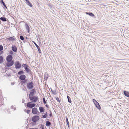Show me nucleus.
<instances>
[{
    "mask_svg": "<svg viewBox=\"0 0 129 129\" xmlns=\"http://www.w3.org/2000/svg\"><path fill=\"white\" fill-rule=\"evenodd\" d=\"M52 115V113H50V114H49V116L50 117H51Z\"/></svg>",
    "mask_w": 129,
    "mask_h": 129,
    "instance_id": "nucleus-40",
    "label": "nucleus"
},
{
    "mask_svg": "<svg viewBox=\"0 0 129 129\" xmlns=\"http://www.w3.org/2000/svg\"><path fill=\"white\" fill-rule=\"evenodd\" d=\"M86 13V14L89 15L90 16L92 17L94 16V15L91 13L87 12Z\"/></svg>",
    "mask_w": 129,
    "mask_h": 129,
    "instance_id": "nucleus-24",
    "label": "nucleus"
},
{
    "mask_svg": "<svg viewBox=\"0 0 129 129\" xmlns=\"http://www.w3.org/2000/svg\"><path fill=\"white\" fill-rule=\"evenodd\" d=\"M11 109H14V110H16V108L15 105L12 106L11 107Z\"/></svg>",
    "mask_w": 129,
    "mask_h": 129,
    "instance_id": "nucleus-29",
    "label": "nucleus"
},
{
    "mask_svg": "<svg viewBox=\"0 0 129 129\" xmlns=\"http://www.w3.org/2000/svg\"><path fill=\"white\" fill-rule=\"evenodd\" d=\"M45 106L47 107H48L49 106L47 105H46Z\"/></svg>",
    "mask_w": 129,
    "mask_h": 129,
    "instance_id": "nucleus-43",
    "label": "nucleus"
},
{
    "mask_svg": "<svg viewBox=\"0 0 129 129\" xmlns=\"http://www.w3.org/2000/svg\"><path fill=\"white\" fill-rule=\"evenodd\" d=\"M26 76L24 75H22L19 77V79L21 80H24L25 79Z\"/></svg>",
    "mask_w": 129,
    "mask_h": 129,
    "instance_id": "nucleus-10",
    "label": "nucleus"
},
{
    "mask_svg": "<svg viewBox=\"0 0 129 129\" xmlns=\"http://www.w3.org/2000/svg\"><path fill=\"white\" fill-rule=\"evenodd\" d=\"M31 102H28L27 104V106L29 108H32L35 107L36 105L35 104H31Z\"/></svg>",
    "mask_w": 129,
    "mask_h": 129,
    "instance_id": "nucleus-6",
    "label": "nucleus"
},
{
    "mask_svg": "<svg viewBox=\"0 0 129 129\" xmlns=\"http://www.w3.org/2000/svg\"><path fill=\"white\" fill-rule=\"evenodd\" d=\"M23 81H22V83L23 85L25 83H26L27 81V80H23Z\"/></svg>",
    "mask_w": 129,
    "mask_h": 129,
    "instance_id": "nucleus-31",
    "label": "nucleus"
},
{
    "mask_svg": "<svg viewBox=\"0 0 129 129\" xmlns=\"http://www.w3.org/2000/svg\"><path fill=\"white\" fill-rule=\"evenodd\" d=\"M35 91V89H33L31 90V91L30 92V94H29V96H33L34 94V92Z\"/></svg>",
    "mask_w": 129,
    "mask_h": 129,
    "instance_id": "nucleus-16",
    "label": "nucleus"
},
{
    "mask_svg": "<svg viewBox=\"0 0 129 129\" xmlns=\"http://www.w3.org/2000/svg\"><path fill=\"white\" fill-rule=\"evenodd\" d=\"M12 51L14 52H16L17 51V47L15 45H12Z\"/></svg>",
    "mask_w": 129,
    "mask_h": 129,
    "instance_id": "nucleus-12",
    "label": "nucleus"
},
{
    "mask_svg": "<svg viewBox=\"0 0 129 129\" xmlns=\"http://www.w3.org/2000/svg\"><path fill=\"white\" fill-rule=\"evenodd\" d=\"M37 129V128H29V129Z\"/></svg>",
    "mask_w": 129,
    "mask_h": 129,
    "instance_id": "nucleus-42",
    "label": "nucleus"
},
{
    "mask_svg": "<svg viewBox=\"0 0 129 129\" xmlns=\"http://www.w3.org/2000/svg\"><path fill=\"white\" fill-rule=\"evenodd\" d=\"M14 64V61H12L10 62H9L6 63V66L7 67H9L12 66Z\"/></svg>",
    "mask_w": 129,
    "mask_h": 129,
    "instance_id": "nucleus-9",
    "label": "nucleus"
},
{
    "mask_svg": "<svg viewBox=\"0 0 129 129\" xmlns=\"http://www.w3.org/2000/svg\"><path fill=\"white\" fill-rule=\"evenodd\" d=\"M67 98L68 99V101L70 103H71V100L69 96H67Z\"/></svg>",
    "mask_w": 129,
    "mask_h": 129,
    "instance_id": "nucleus-27",
    "label": "nucleus"
},
{
    "mask_svg": "<svg viewBox=\"0 0 129 129\" xmlns=\"http://www.w3.org/2000/svg\"><path fill=\"white\" fill-rule=\"evenodd\" d=\"M14 84V83H12V85H13V84Z\"/></svg>",
    "mask_w": 129,
    "mask_h": 129,
    "instance_id": "nucleus-45",
    "label": "nucleus"
},
{
    "mask_svg": "<svg viewBox=\"0 0 129 129\" xmlns=\"http://www.w3.org/2000/svg\"><path fill=\"white\" fill-rule=\"evenodd\" d=\"M56 100L58 101H59V102H60V100H59V98L57 97L56 98Z\"/></svg>",
    "mask_w": 129,
    "mask_h": 129,
    "instance_id": "nucleus-37",
    "label": "nucleus"
},
{
    "mask_svg": "<svg viewBox=\"0 0 129 129\" xmlns=\"http://www.w3.org/2000/svg\"><path fill=\"white\" fill-rule=\"evenodd\" d=\"M51 123L49 121H46V125L47 126H49L50 125Z\"/></svg>",
    "mask_w": 129,
    "mask_h": 129,
    "instance_id": "nucleus-23",
    "label": "nucleus"
},
{
    "mask_svg": "<svg viewBox=\"0 0 129 129\" xmlns=\"http://www.w3.org/2000/svg\"><path fill=\"white\" fill-rule=\"evenodd\" d=\"M48 75L46 74H44V79L45 81H46L48 77Z\"/></svg>",
    "mask_w": 129,
    "mask_h": 129,
    "instance_id": "nucleus-19",
    "label": "nucleus"
},
{
    "mask_svg": "<svg viewBox=\"0 0 129 129\" xmlns=\"http://www.w3.org/2000/svg\"><path fill=\"white\" fill-rule=\"evenodd\" d=\"M8 40L9 41H14L15 40V39H16L15 38V37L13 36V37H10L7 38Z\"/></svg>",
    "mask_w": 129,
    "mask_h": 129,
    "instance_id": "nucleus-14",
    "label": "nucleus"
},
{
    "mask_svg": "<svg viewBox=\"0 0 129 129\" xmlns=\"http://www.w3.org/2000/svg\"><path fill=\"white\" fill-rule=\"evenodd\" d=\"M32 112L33 114H36L38 112L37 108L36 107L33 108L32 109Z\"/></svg>",
    "mask_w": 129,
    "mask_h": 129,
    "instance_id": "nucleus-8",
    "label": "nucleus"
},
{
    "mask_svg": "<svg viewBox=\"0 0 129 129\" xmlns=\"http://www.w3.org/2000/svg\"><path fill=\"white\" fill-rule=\"evenodd\" d=\"M14 84V83H12V85H13V84Z\"/></svg>",
    "mask_w": 129,
    "mask_h": 129,
    "instance_id": "nucleus-46",
    "label": "nucleus"
},
{
    "mask_svg": "<svg viewBox=\"0 0 129 129\" xmlns=\"http://www.w3.org/2000/svg\"><path fill=\"white\" fill-rule=\"evenodd\" d=\"M22 66L24 67L25 69L28 68V66L26 64L23 63L22 64Z\"/></svg>",
    "mask_w": 129,
    "mask_h": 129,
    "instance_id": "nucleus-25",
    "label": "nucleus"
},
{
    "mask_svg": "<svg viewBox=\"0 0 129 129\" xmlns=\"http://www.w3.org/2000/svg\"><path fill=\"white\" fill-rule=\"evenodd\" d=\"M43 102L44 104H46V102L45 99V98H43Z\"/></svg>",
    "mask_w": 129,
    "mask_h": 129,
    "instance_id": "nucleus-35",
    "label": "nucleus"
},
{
    "mask_svg": "<svg viewBox=\"0 0 129 129\" xmlns=\"http://www.w3.org/2000/svg\"><path fill=\"white\" fill-rule=\"evenodd\" d=\"M3 49V48L2 46L0 45V51H2Z\"/></svg>",
    "mask_w": 129,
    "mask_h": 129,
    "instance_id": "nucleus-34",
    "label": "nucleus"
},
{
    "mask_svg": "<svg viewBox=\"0 0 129 129\" xmlns=\"http://www.w3.org/2000/svg\"><path fill=\"white\" fill-rule=\"evenodd\" d=\"M4 58L2 56H0V64L2 63L4 61Z\"/></svg>",
    "mask_w": 129,
    "mask_h": 129,
    "instance_id": "nucleus-17",
    "label": "nucleus"
},
{
    "mask_svg": "<svg viewBox=\"0 0 129 129\" xmlns=\"http://www.w3.org/2000/svg\"><path fill=\"white\" fill-rule=\"evenodd\" d=\"M42 118H47L46 116L44 115H42Z\"/></svg>",
    "mask_w": 129,
    "mask_h": 129,
    "instance_id": "nucleus-36",
    "label": "nucleus"
},
{
    "mask_svg": "<svg viewBox=\"0 0 129 129\" xmlns=\"http://www.w3.org/2000/svg\"><path fill=\"white\" fill-rule=\"evenodd\" d=\"M1 2H2V3L3 5L5 7V8H6V9H7V6H6V5H5V3L3 2V1H1Z\"/></svg>",
    "mask_w": 129,
    "mask_h": 129,
    "instance_id": "nucleus-30",
    "label": "nucleus"
},
{
    "mask_svg": "<svg viewBox=\"0 0 129 129\" xmlns=\"http://www.w3.org/2000/svg\"><path fill=\"white\" fill-rule=\"evenodd\" d=\"M124 95L127 97H129V93L125 91H124Z\"/></svg>",
    "mask_w": 129,
    "mask_h": 129,
    "instance_id": "nucleus-18",
    "label": "nucleus"
},
{
    "mask_svg": "<svg viewBox=\"0 0 129 129\" xmlns=\"http://www.w3.org/2000/svg\"><path fill=\"white\" fill-rule=\"evenodd\" d=\"M29 98L30 100L33 103H36L38 99V98L37 96H29Z\"/></svg>",
    "mask_w": 129,
    "mask_h": 129,
    "instance_id": "nucleus-1",
    "label": "nucleus"
},
{
    "mask_svg": "<svg viewBox=\"0 0 129 129\" xmlns=\"http://www.w3.org/2000/svg\"><path fill=\"white\" fill-rule=\"evenodd\" d=\"M27 87L28 89H32L34 87V84L32 82L27 83Z\"/></svg>",
    "mask_w": 129,
    "mask_h": 129,
    "instance_id": "nucleus-5",
    "label": "nucleus"
},
{
    "mask_svg": "<svg viewBox=\"0 0 129 129\" xmlns=\"http://www.w3.org/2000/svg\"><path fill=\"white\" fill-rule=\"evenodd\" d=\"M0 20L4 22L7 21V19L5 17H1L0 18Z\"/></svg>",
    "mask_w": 129,
    "mask_h": 129,
    "instance_id": "nucleus-20",
    "label": "nucleus"
},
{
    "mask_svg": "<svg viewBox=\"0 0 129 129\" xmlns=\"http://www.w3.org/2000/svg\"><path fill=\"white\" fill-rule=\"evenodd\" d=\"M41 129H44V128L43 127H42Z\"/></svg>",
    "mask_w": 129,
    "mask_h": 129,
    "instance_id": "nucleus-44",
    "label": "nucleus"
},
{
    "mask_svg": "<svg viewBox=\"0 0 129 129\" xmlns=\"http://www.w3.org/2000/svg\"><path fill=\"white\" fill-rule=\"evenodd\" d=\"M1 54V53H0V55Z\"/></svg>",
    "mask_w": 129,
    "mask_h": 129,
    "instance_id": "nucleus-48",
    "label": "nucleus"
},
{
    "mask_svg": "<svg viewBox=\"0 0 129 129\" xmlns=\"http://www.w3.org/2000/svg\"><path fill=\"white\" fill-rule=\"evenodd\" d=\"M20 39L22 40H24V37L22 36H20Z\"/></svg>",
    "mask_w": 129,
    "mask_h": 129,
    "instance_id": "nucleus-33",
    "label": "nucleus"
},
{
    "mask_svg": "<svg viewBox=\"0 0 129 129\" xmlns=\"http://www.w3.org/2000/svg\"><path fill=\"white\" fill-rule=\"evenodd\" d=\"M44 114L46 116L47 115V112H45L44 113Z\"/></svg>",
    "mask_w": 129,
    "mask_h": 129,
    "instance_id": "nucleus-41",
    "label": "nucleus"
},
{
    "mask_svg": "<svg viewBox=\"0 0 129 129\" xmlns=\"http://www.w3.org/2000/svg\"><path fill=\"white\" fill-rule=\"evenodd\" d=\"M25 70L26 71V72L27 73H29V72L30 71V70L28 68L26 69H25Z\"/></svg>",
    "mask_w": 129,
    "mask_h": 129,
    "instance_id": "nucleus-32",
    "label": "nucleus"
},
{
    "mask_svg": "<svg viewBox=\"0 0 129 129\" xmlns=\"http://www.w3.org/2000/svg\"><path fill=\"white\" fill-rule=\"evenodd\" d=\"M25 26H26V29L28 31V33H29V27L28 26V25L27 24H25Z\"/></svg>",
    "mask_w": 129,
    "mask_h": 129,
    "instance_id": "nucleus-21",
    "label": "nucleus"
},
{
    "mask_svg": "<svg viewBox=\"0 0 129 129\" xmlns=\"http://www.w3.org/2000/svg\"><path fill=\"white\" fill-rule=\"evenodd\" d=\"M40 119L39 117L37 115L34 116L32 119V121L34 122H36L38 121Z\"/></svg>",
    "mask_w": 129,
    "mask_h": 129,
    "instance_id": "nucleus-4",
    "label": "nucleus"
},
{
    "mask_svg": "<svg viewBox=\"0 0 129 129\" xmlns=\"http://www.w3.org/2000/svg\"><path fill=\"white\" fill-rule=\"evenodd\" d=\"M1 1H3V0H1Z\"/></svg>",
    "mask_w": 129,
    "mask_h": 129,
    "instance_id": "nucleus-47",
    "label": "nucleus"
},
{
    "mask_svg": "<svg viewBox=\"0 0 129 129\" xmlns=\"http://www.w3.org/2000/svg\"><path fill=\"white\" fill-rule=\"evenodd\" d=\"M34 44L38 49V50L39 51V52L40 53H41V51L40 49L39 46L35 42L33 41V42Z\"/></svg>",
    "mask_w": 129,
    "mask_h": 129,
    "instance_id": "nucleus-11",
    "label": "nucleus"
},
{
    "mask_svg": "<svg viewBox=\"0 0 129 129\" xmlns=\"http://www.w3.org/2000/svg\"><path fill=\"white\" fill-rule=\"evenodd\" d=\"M66 122L68 126L69 127H70V125H69V123L68 120V119L67 117L66 116Z\"/></svg>",
    "mask_w": 129,
    "mask_h": 129,
    "instance_id": "nucleus-22",
    "label": "nucleus"
},
{
    "mask_svg": "<svg viewBox=\"0 0 129 129\" xmlns=\"http://www.w3.org/2000/svg\"><path fill=\"white\" fill-rule=\"evenodd\" d=\"M30 111V110H28L26 111V112L27 114H28Z\"/></svg>",
    "mask_w": 129,
    "mask_h": 129,
    "instance_id": "nucleus-39",
    "label": "nucleus"
},
{
    "mask_svg": "<svg viewBox=\"0 0 129 129\" xmlns=\"http://www.w3.org/2000/svg\"><path fill=\"white\" fill-rule=\"evenodd\" d=\"M15 67L16 69H19L21 67V64H20L19 61H17L15 62L14 64Z\"/></svg>",
    "mask_w": 129,
    "mask_h": 129,
    "instance_id": "nucleus-2",
    "label": "nucleus"
},
{
    "mask_svg": "<svg viewBox=\"0 0 129 129\" xmlns=\"http://www.w3.org/2000/svg\"><path fill=\"white\" fill-rule=\"evenodd\" d=\"M9 53L11 54H13V52L11 50L10 52Z\"/></svg>",
    "mask_w": 129,
    "mask_h": 129,
    "instance_id": "nucleus-38",
    "label": "nucleus"
},
{
    "mask_svg": "<svg viewBox=\"0 0 129 129\" xmlns=\"http://www.w3.org/2000/svg\"><path fill=\"white\" fill-rule=\"evenodd\" d=\"M92 100L96 107L99 110L100 109L101 107L99 103L95 100L94 99H93Z\"/></svg>",
    "mask_w": 129,
    "mask_h": 129,
    "instance_id": "nucleus-3",
    "label": "nucleus"
},
{
    "mask_svg": "<svg viewBox=\"0 0 129 129\" xmlns=\"http://www.w3.org/2000/svg\"><path fill=\"white\" fill-rule=\"evenodd\" d=\"M39 110L41 113L44 112L45 110L44 108L42 107H39Z\"/></svg>",
    "mask_w": 129,
    "mask_h": 129,
    "instance_id": "nucleus-15",
    "label": "nucleus"
},
{
    "mask_svg": "<svg viewBox=\"0 0 129 129\" xmlns=\"http://www.w3.org/2000/svg\"><path fill=\"white\" fill-rule=\"evenodd\" d=\"M13 59L12 56L9 55L7 56L6 57V60L8 62H10Z\"/></svg>",
    "mask_w": 129,
    "mask_h": 129,
    "instance_id": "nucleus-7",
    "label": "nucleus"
},
{
    "mask_svg": "<svg viewBox=\"0 0 129 129\" xmlns=\"http://www.w3.org/2000/svg\"><path fill=\"white\" fill-rule=\"evenodd\" d=\"M25 1L26 3V4L27 5L31 7L33 6L32 5L28 0H25Z\"/></svg>",
    "mask_w": 129,
    "mask_h": 129,
    "instance_id": "nucleus-13",
    "label": "nucleus"
},
{
    "mask_svg": "<svg viewBox=\"0 0 129 129\" xmlns=\"http://www.w3.org/2000/svg\"><path fill=\"white\" fill-rule=\"evenodd\" d=\"M51 91L52 92V93L54 95H56L57 93L56 91V90H53L51 88Z\"/></svg>",
    "mask_w": 129,
    "mask_h": 129,
    "instance_id": "nucleus-26",
    "label": "nucleus"
},
{
    "mask_svg": "<svg viewBox=\"0 0 129 129\" xmlns=\"http://www.w3.org/2000/svg\"><path fill=\"white\" fill-rule=\"evenodd\" d=\"M24 73V72L23 71H21L18 72V74L19 75H21Z\"/></svg>",
    "mask_w": 129,
    "mask_h": 129,
    "instance_id": "nucleus-28",
    "label": "nucleus"
}]
</instances>
